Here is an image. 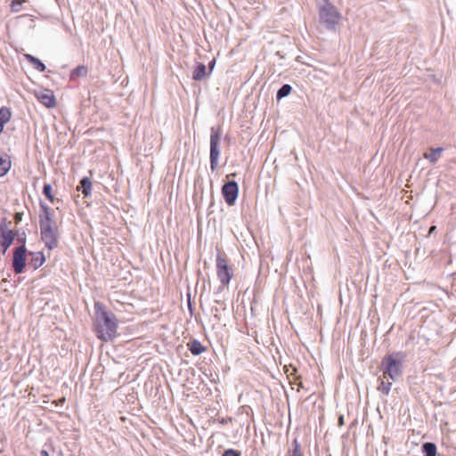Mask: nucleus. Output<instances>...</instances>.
<instances>
[{
	"instance_id": "obj_11",
	"label": "nucleus",
	"mask_w": 456,
	"mask_h": 456,
	"mask_svg": "<svg viewBox=\"0 0 456 456\" xmlns=\"http://www.w3.org/2000/svg\"><path fill=\"white\" fill-rule=\"evenodd\" d=\"M0 232H1L0 245L2 247L3 254H4L6 252V250L9 248V247L12 244V241L14 240L16 233L11 230H7L4 224H1Z\"/></svg>"
},
{
	"instance_id": "obj_26",
	"label": "nucleus",
	"mask_w": 456,
	"mask_h": 456,
	"mask_svg": "<svg viewBox=\"0 0 456 456\" xmlns=\"http://www.w3.org/2000/svg\"><path fill=\"white\" fill-rule=\"evenodd\" d=\"M26 0H12L11 8L13 12H18L21 10V4L25 3Z\"/></svg>"
},
{
	"instance_id": "obj_13",
	"label": "nucleus",
	"mask_w": 456,
	"mask_h": 456,
	"mask_svg": "<svg viewBox=\"0 0 456 456\" xmlns=\"http://www.w3.org/2000/svg\"><path fill=\"white\" fill-rule=\"evenodd\" d=\"M11 110L5 106L0 108V133L3 131L4 126L11 119Z\"/></svg>"
},
{
	"instance_id": "obj_8",
	"label": "nucleus",
	"mask_w": 456,
	"mask_h": 456,
	"mask_svg": "<svg viewBox=\"0 0 456 456\" xmlns=\"http://www.w3.org/2000/svg\"><path fill=\"white\" fill-rule=\"evenodd\" d=\"M238 191L239 188L236 182L231 181L224 184L222 193L228 205L231 206L235 203L238 197Z\"/></svg>"
},
{
	"instance_id": "obj_6",
	"label": "nucleus",
	"mask_w": 456,
	"mask_h": 456,
	"mask_svg": "<svg viewBox=\"0 0 456 456\" xmlns=\"http://www.w3.org/2000/svg\"><path fill=\"white\" fill-rule=\"evenodd\" d=\"M216 274L224 287L227 286L232 278V269L222 254H217L216 256Z\"/></svg>"
},
{
	"instance_id": "obj_23",
	"label": "nucleus",
	"mask_w": 456,
	"mask_h": 456,
	"mask_svg": "<svg viewBox=\"0 0 456 456\" xmlns=\"http://www.w3.org/2000/svg\"><path fill=\"white\" fill-rule=\"evenodd\" d=\"M291 86L288 84L283 85L277 92L276 97L278 100H281L286 96H288L291 92Z\"/></svg>"
},
{
	"instance_id": "obj_31",
	"label": "nucleus",
	"mask_w": 456,
	"mask_h": 456,
	"mask_svg": "<svg viewBox=\"0 0 456 456\" xmlns=\"http://www.w3.org/2000/svg\"><path fill=\"white\" fill-rule=\"evenodd\" d=\"M40 455H41V456H49V453H48V452H47V451H45V450H42V451L40 452Z\"/></svg>"
},
{
	"instance_id": "obj_29",
	"label": "nucleus",
	"mask_w": 456,
	"mask_h": 456,
	"mask_svg": "<svg viewBox=\"0 0 456 456\" xmlns=\"http://www.w3.org/2000/svg\"><path fill=\"white\" fill-rule=\"evenodd\" d=\"M15 220H16V222H20L21 220V214L20 213H16L15 214Z\"/></svg>"
},
{
	"instance_id": "obj_22",
	"label": "nucleus",
	"mask_w": 456,
	"mask_h": 456,
	"mask_svg": "<svg viewBox=\"0 0 456 456\" xmlns=\"http://www.w3.org/2000/svg\"><path fill=\"white\" fill-rule=\"evenodd\" d=\"M422 451L425 456H436V446L433 443H425L422 445Z\"/></svg>"
},
{
	"instance_id": "obj_30",
	"label": "nucleus",
	"mask_w": 456,
	"mask_h": 456,
	"mask_svg": "<svg viewBox=\"0 0 456 456\" xmlns=\"http://www.w3.org/2000/svg\"><path fill=\"white\" fill-rule=\"evenodd\" d=\"M338 425L339 426H343L344 425V417L343 416H339V418H338Z\"/></svg>"
},
{
	"instance_id": "obj_28",
	"label": "nucleus",
	"mask_w": 456,
	"mask_h": 456,
	"mask_svg": "<svg viewBox=\"0 0 456 456\" xmlns=\"http://www.w3.org/2000/svg\"><path fill=\"white\" fill-rule=\"evenodd\" d=\"M215 64H216V60H215V59H213V60L209 62V64H208V74H209V75L212 73L213 69H214V67H215Z\"/></svg>"
},
{
	"instance_id": "obj_20",
	"label": "nucleus",
	"mask_w": 456,
	"mask_h": 456,
	"mask_svg": "<svg viewBox=\"0 0 456 456\" xmlns=\"http://www.w3.org/2000/svg\"><path fill=\"white\" fill-rule=\"evenodd\" d=\"M389 379H384L382 376V379L380 380V384L378 387V390L382 393L383 395H387L390 392L392 383L388 381Z\"/></svg>"
},
{
	"instance_id": "obj_24",
	"label": "nucleus",
	"mask_w": 456,
	"mask_h": 456,
	"mask_svg": "<svg viewBox=\"0 0 456 456\" xmlns=\"http://www.w3.org/2000/svg\"><path fill=\"white\" fill-rule=\"evenodd\" d=\"M33 265L35 268L41 266L45 263V257L43 254L37 253L35 254V257L32 259Z\"/></svg>"
},
{
	"instance_id": "obj_25",
	"label": "nucleus",
	"mask_w": 456,
	"mask_h": 456,
	"mask_svg": "<svg viewBox=\"0 0 456 456\" xmlns=\"http://www.w3.org/2000/svg\"><path fill=\"white\" fill-rule=\"evenodd\" d=\"M43 193L45 194V196L50 200V201H53L54 200V197L52 193V186L51 184H45L44 185V188H43Z\"/></svg>"
},
{
	"instance_id": "obj_2",
	"label": "nucleus",
	"mask_w": 456,
	"mask_h": 456,
	"mask_svg": "<svg viewBox=\"0 0 456 456\" xmlns=\"http://www.w3.org/2000/svg\"><path fill=\"white\" fill-rule=\"evenodd\" d=\"M222 137V128L220 126H212L210 128V168L215 171L218 167V161L220 157L219 145Z\"/></svg>"
},
{
	"instance_id": "obj_18",
	"label": "nucleus",
	"mask_w": 456,
	"mask_h": 456,
	"mask_svg": "<svg viewBox=\"0 0 456 456\" xmlns=\"http://www.w3.org/2000/svg\"><path fill=\"white\" fill-rule=\"evenodd\" d=\"M188 346L191 353L194 355H199L205 351V347L198 340H193Z\"/></svg>"
},
{
	"instance_id": "obj_16",
	"label": "nucleus",
	"mask_w": 456,
	"mask_h": 456,
	"mask_svg": "<svg viewBox=\"0 0 456 456\" xmlns=\"http://www.w3.org/2000/svg\"><path fill=\"white\" fill-rule=\"evenodd\" d=\"M443 151H444V149L441 147L436 148V149H432L430 153L424 154V158L428 159L431 163L435 164L437 162V160L441 157Z\"/></svg>"
},
{
	"instance_id": "obj_27",
	"label": "nucleus",
	"mask_w": 456,
	"mask_h": 456,
	"mask_svg": "<svg viewBox=\"0 0 456 456\" xmlns=\"http://www.w3.org/2000/svg\"><path fill=\"white\" fill-rule=\"evenodd\" d=\"M223 456H240V452L233 449H228L223 453Z\"/></svg>"
},
{
	"instance_id": "obj_9",
	"label": "nucleus",
	"mask_w": 456,
	"mask_h": 456,
	"mask_svg": "<svg viewBox=\"0 0 456 456\" xmlns=\"http://www.w3.org/2000/svg\"><path fill=\"white\" fill-rule=\"evenodd\" d=\"M40 208L39 226L45 227L56 224V222L53 220L54 211L44 202H40Z\"/></svg>"
},
{
	"instance_id": "obj_10",
	"label": "nucleus",
	"mask_w": 456,
	"mask_h": 456,
	"mask_svg": "<svg viewBox=\"0 0 456 456\" xmlns=\"http://www.w3.org/2000/svg\"><path fill=\"white\" fill-rule=\"evenodd\" d=\"M35 96L46 108H53L56 105L55 96L49 89L37 91L35 93Z\"/></svg>"
},
{
	"instance_id": "obj_32",
	"label": "nucleus",
	"mask_w": 456,
	"mask_h": 456,
	"mask_svg": "<svg viewBox=\"0 0 456 456\" xmlns=\"http://www.w3.org/2000/svg\"><path fill=\"white\" fill-rule=\"evenodd\" d=\"M435 229H436V227H435V226H432V227L430 228V232H434V230H435Z\"/></svg>"
},
{
	"instance_id": "obj_3",
	"label": "nucleus",
	"mask_w": 456,
	"mask_h": 456,
	"mask_svg": "<svg viewBox=\"0 0 456 456\" xmlns=\"http://www.w3.org/2000/svg\"><path fill=\"white\" fill-rule=\"evenodd\" d=\"M381 370L384 379L395 381L402 374V362L389 354L383 358Z\"/></svg>"
},
{
	"instance_id": "obj_12",
	"label": "nucleus",
	"mask_w": 456,
	"mask_h": 456,
	"mask_svg": "<svg viewBox=\"0 0 456 456\" xmlns=\"http://www.w3.org/2000/svg\"><path fill=\"white\" fill-rule=\"evenodd\" d=\"M209 76L207 67L203 63H198L192 73V79L195 81H201Z\"/></svg>"
},
{
	"instance_id": "obj_17",
	"label": "nucleus",
	"mask_w": 456,
	"mask_h": 456,
	"mask_svg": "<svg viewBox=\"0 0 456 456\" xmlns=\"http://www.w3.org/2000/svg\"><path fill=\"white\" fill-rule=\"evenodd\" d=\"M287 456H304L301 450V445L297 439H294L291 444V448L289 449Z\"/></svg>"
},
{
	"instance_id": "obj_4",
	"label": "nucleus",
	"mask_w": 456,
	"mask_h": 456,
	"mask_svg": "<svg viewBox=\"0 0 456 456\" xmlns=\"http://www.w3.org/2000/svg\"><path fill=\"white\" fill-rule=\"evenodd\" d=\"M320 20L328 28H333L340 20V14L336 7L326 2L319 11Z\"/></svg>"
},
{
	"instance_id": "obj_14",
	"label": "nucleus",
	"mask_w": 456,
	"mask_h": 456,
	"mask_svg": "<svg viewBox=\"0 0 456 456\" xmlns=\"http://www.w3.org/2000/svg\"><path fill=\"white\" fill-rule=\"evenodd\" d=\"M26 60L38 71H45V65L37 58L31 54H25L24 55Z\"/></svg>"
},
{
	"instance_id": "obj_1",
	"label": "nucleus",
	"mask_w": 456,
	"mask_h": 456,
	"mask_svg": "<svg viewBox=\"0 0 456 456\" xmlns=\"http://www.w3.org/2000/svg\"><path fill=\"white\" fill-rule=\"evenodd\" d=\"M118 322L115 315L103 310L99 303L95 304L94 331L102 341L113 339L116 336Z\"/></svg>"
},
{
	"instance_id": "obj_21",
	"label": "nucleus",
	"mask_w": 456,
	"mask_h": 456,
	"mask_svg": "<svg viewBox=\"0 0 456 456\" xmlns=\"http://www.w3.org/2000/svg\"><path fill=\"white\" fill-rule=\"evenodd\" d=\"M11 167V161L8 158L0 156V176L4 175Z\"/></svg>"
},
{
	"instance_id": "obj_19",
	"label": "nucleus",
	"mask_w": 456,
	"mask_h": 456,
	"mask_svg": "<svg viewBox=\"0 0 456 456\" xmlns=\"http://www.w3.org/2000/svg\"><path fill=\"white\" fill-rule=\"evenodd\" d=\"M88 69L86 66L81 65L77 67L75 69L71 71L70 77L72 79L77 77H84L87 75Z\"/></svg>"
},
{
	"instance_id": "obj_15",
	"label": "nucleus",
	"mask_w": 456,
	"mask_h": 456,
	"mask_svg": "<svg viewBox=\"0 0 456 456\" xmlns=\"http://www.w3.org/2000/svg\"><path fill=\"white\" fill-rule=\"evenodd\" d=\"M77 190H81L84 196L88 197L91 194L92 182L88 177H84L80 181V186Z\"/></svg>"
},
{
	"instance_id": "obj_7",
	"label": "nucleus",
	"mask_w": 456,
	"mask_h": 456,
	"mask_svg": "<svg viewBox=\"0 0 456 456\" xmlns=\"http://www.w3.org/2000/svg\"><path fill=\"white\" fill-rule=\"evenodd\" d=\"M26 247L21 245L15 248L12 258V267L15 273L20 274L24 271L26 265Z\"/></svg>"
},
{
	"instance_id": "obj_5",
	"label": "nucleus",
	"mask_w": 456,
	"mask_h": 456,
	"mask_svg": "<svg viewBox=\"0 0 456 456\" xmlns=\"http://www.w3.org/2000/svg\"><path fill=\"white\" fill-rule=\"evenodd\" d=\"M43 242L49 249L56 248L59 245L60 232L57 224L40 227Z\"/></svg>"
}]
</instances>
